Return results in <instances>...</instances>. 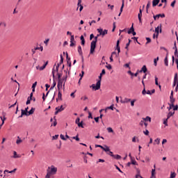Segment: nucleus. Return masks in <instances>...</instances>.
I'll use <instances>...</instances> for the list:
<instances>
[{"instance_id":"nucleus-42","label":"nucleus","mask_w":178,"mask_h":178,"mask_svg":"<svg viewBox=\"0 0 178 178\" xmlns=\"http://www.w3.org/2000/svg\"><path fill=\"white\" fill-rule=\"evenodd\" d=\"M108 133H113V129L111 127L107 128Z\"/></svg>"},{"instance_id":"nucleus-35","label":"nucleus","mask_w":178,"mask_h":178,"mask_svg":"<svg viewBox=\"0 0 178 178\" xmlns=\"http://www.w3.org/2000/svg\"><path fill=\"white\" fill-rule=\"evenodd\" d=\"M143 134L145 136H149V131H148V129H145V131H143Z\"/></svg>"},{"instance_id":"nucleus-54","label":"nucleus","mask_w":178,"mask_h":178,"mask_svg":"<svg viewBox=\"0 0 178 178\" xmlns=\"http://www.w3.org/2000/svg\"><path fill=\"white\" fill-rule=\"evenodd\" d=\"M60 137L61 140H63L64 141H66V138H65V136H63V134H60Z\"/></svg>"},{"instance_id":"nucleus-60","label":"nucleus","mask_w":178,"mask_h":178,"mask_svg":"<svg viewBox=\"0 0 178 178\" xmlns=\"http://www.w3.org/2000/svg\"><path fill=\"white\" fill-rule=\"evenodd\" d=\"M74 45H76V42H70V47H74Z\"/></svg>"},{"instance_id":"nucleus-7","label":"nucleus","mask_w":178,"mask_h":178,"mask_svg":"<svg viewBox=\"0 0 178 178\" xmlns=\"http://www.w3.org/2000/svg\"><path fill=\"white\" fill-rule=\"evenodd\" d=\"M97 31L99 33V35H102L104 37V35H106V34H108V30L106 29H97Z\"/></svg>"},{"instance_id":"nucleus-56","label":"nucleus","mask_w":178,"mask_h":178,"mask_svg":"<svg viewBox=\"0 0 178 178\" xmlns=\"http://www.w3.org/2000/svg\"><path fill=\"white\" fill-rule=\"evenodd\" d=\"M146 40H147L146 44H149V42H151V38H146Z\"/></svg>"},{"instance_id":"nucleus-44","label":"nucleus","mask_w":178,"mask_h":178,"mask_svg":"<svg viewBox=\"0 0 178 178\" xmlns=\"http://www.w3.org/2000/svg\"><path fill=\"white\" fill-rule=\"evenodd\" d=\"M60 65H62V63H63V56H62V54H60Z\"/></svg>"},{"instance_id":"nucleus-31","label":"nucleus","mask_w":178,"mask_h":178,"mask_svg":"<svg viewBox=\"0 0 178 178\" xmlns=\"http://www.w3.org/2000/svg\"><path fill=\"white\" fill-rule=\"evenodd\" d=\"M48 94H49V91H48V92H47L46 95H45V93H43V94H42V99H43V101H45V97H48Z\"/></svg>"},{"instance_id":"nucleus-18","label":"nucleus","mask_w":178,"mask_h":178,"mask_svg":"<svg viewBox=\"0 0 178 178\" xmlns=\"http://www.w3.org/2000/svg\"><path fill=\"white\" fill-rule=\"evenodd\" d=\"M104 147H103L102 149L105 152H109L111 150V149H109V147H108L107 145H104Z\"/></svg>"},{"instance_id":"nucleus-14","label":"nucleus","mask_w":178,"mask_h":178,"mask_svg":"<svg viewBox=\"0 0 178 178\" xmlns=\"http://www.w3.org/2000/svg\"><path fill=\"white\" fill-rule=\"evenodd\" d=\"M138 20H139L140 23H141V17H143V10H141V8H140V10H139V13L138 15Z\"/></svg>"},{"instance_id":"nucleus-53","label":"nucleus","mask_w":178,"mask_h":178,"mask_svg":"<svg viewBox=\"0 0 178 178\" xmlns=\"http://www.w3.org/2000/svg\"><path fill=\"white\" fill-rule=\"evenodd\" d=\"M132 40H134V41L137 42V43L140 44V42H138V38H137V37H133V38H132Z\"/></svg>"},{"instance_id":"nucleus-33","label":"nucleus","mask_w":178,"mask_h":178,"mask_svg":"<svg viewBox=\"0 0 178 178\" xmlns=\"http://www.w3.org/2000/svg\"><path fill=\"white\" fill-rule=\"evenodd\" d=\"M131 165H138V163H137V161H136V160H134L133 159H131Z\"/></svg>"},{"instance_id":"nucleus-29","label":"nucleus","mask_w":178,"mask_h":178,"mask_svg":"<svg viewBox=\"0 0 178 178\" xmlns=\"http://www.w3.org/2000/svg\"><path fill=\"white\" fill-rule=\"evenodd\" d=\"M155 168L156 165H154V169L152 170V177H154L155 176Z\"/></svg>"},{"instance_id":"nucleus-2","label":"nucleus","mask_w":178,"mask_h":178,"mask_svg":"<svg viewBox=\"0 0 178 178\" xmlns=\"http://www.w3.org/2000/svg\"><path fill=\"white\" fill-rule=\"evenodd\" d=\"M100 35H101L97 34V36L95 37V40H92L90 43V55L95 52V48H97V42H98V37H99Z\"/></svg>"},{"instance_id":"nucleus-45","label":"nucleus","mask_w":178,"mask_h":178,"mask_svg":"<svg viewBox=\"0 0 178 178\" xmlns=\"http://www.w3.org/2000/svg\"><path fill=\"white\" fill-rule=\"evenodd\" d=\"M175 5H176V0H174V1L171 3L170 6H171L172 8H175Z\"/></svg>"},{"instance_id":"nucleus-28","label":"nucleus","mask_w":178,"mask_h":178,"mask_svg":"<svg viewBox=\"0 0 178 178\" xmlns=\"http://www.w3.org/2000/svg\"><path fill=\"white\" fill-rule=\"evenodd\" d=\"M123 8H124V0L122 1V4L120 10V13H122V12H123Z\"/></svg>"},{"instance_id":"nucleus-36","label":"nucleus","mask_w":178,"mask_h":178,"mask_svg":"<svg viewBox=\"0 0 178 178\" xmlns=\"http://www.w3.org/2000/svg\"><path fill=\"white\" fill-rule=\"evenodd\" d=\"M66 59H67V63H69L70 62V58L69 57V54L67 52H66Z\"/></svg>"},{"instance_id":"nucleus-40","label":"nucleus","mask_w":178,"mask_h":178,"mask_svg":"<svg viewBox=\"0 0 178 178\" xmlns=\"http://www.w3.org/2000/svg\"><path fill=\"white\" fill-rule=\"evenodd\" d=\"M107 155H110V156H112V158H113V156L115 154H113V152H111V150H109V152H107Z\"/></svg>"},{"instance_id":"nucleus-34","label":"nucleus","mask_w":178,"mask_h":178,"mask_svg":"<svg viewBox=\"0 0 178 178\" xmlns=\"http://www.w3.org/2000/svg\"><path fill=\"white\" fill-rule=\"evenodd\" d=\"M70 42H76V40H74V35H71Z\"/></svg>"},{"instance_id":"nucleus-27","label":"nucleus","mask_w":178,"mask_h":178,"mask_svg":"<svg viewBox=\"0 0 178 178\" xmlns=\"http://www.w3.org/2000/svg\"><path fill=\"white\" fill-rule=\"evenodd\" d=\"M158 60H159V57H157L156 58H154V66H157V65H158V63H157Z\"/></svg>"},{"instance_id":"nucleus-12","label":"nucleus","mask_w":178,"mask_h":178,"mask_svg":"<svg viewBox=\"0 0 178 178\" xmlns=\"http://www.w3.org/2000/svg\"><path fill=\"white\" fill-rule=\"evenodd\" d=\"M131 99L129 98H124V99H121L120 102L121 104H129V102H131Z\"/></svg>"},{"instance_id":"nucleus-30","label":"nucleus","mask_w":178,"mask_h":178,"mask_svg":"<svg viewBox=\"0 0 178 178\" xmlns=\"http://www.w3.org/2000/svg\"><path fill=\"white\" fill-rule=\"evenodd\" d=\"M72 139L76 140V141H80V138H79V134H77L76 136H73Z\"/></svg>"},{"instance_id":"nucleus-1","label":"nucleus","mask_w":178,"mask_h":178,"mask_svg":"<svg viewBox=\"0 0 178 178\" xmlns=\"http://www.w3.org/2000/svg\"><path fill=\"white\" fill-rule=\"evenodd\" d=\"M47 172V173L45 178H51V176L54 175L58 172V168L54 165H51V167H48Z\"/></svg>"},{"instance_id":"nucleus-62","label":"nucleus","mask_w":178,"mask_h":178,"mask_svg":"<svg viewBox=\"0 0 178 178\" xmlns=\"http://www.w3.org/2000/svg\"><path fill=\"white\" fill-rule=\"evenodd\" d=\"M175 56H176V58H178V51H177V49H176V50L175 51Z\"/></svg>"},{"instance_id":"nucleus-26","label":"nucleus","mask_w":178,"mask_h":178,"mask_svg":"<svg viewBox=\"0 0 178 178\" xmlns=\"http://www.w3.org/2000/svg\"><path fill=\"white\" fill-rule=\"evenodd\" d=\"M47 65H48V61H47L42 67H40V70H44V69L47 67Z\"/></svg>"},{"instance_id":"nucleus-48","label":"nucleus","mask_w":178,"mask_h":178,"mask_svg":"<svg viewBox=\"0 0 178 178\" xmlns=\"http://www.w3.org/2000/svg\"><path fill=\"white\" fill-rule=\"evenodd\" d=\"M113 55H116V58L119 56V54H117L116 51H113L111 53V56H113Z\"/></svg>"},{"instance_id":"nucleus-50","label":"nucleus","mask_w":178,"mask_h":178,"mask_svg":"<svg viewBox=\"0 0 178 178\" xmlns=\"http://www.w3.org/2000/svg\"><path fill=\"white\" fill-rule=\"evenodd\" d=\"M115 49H117L119 56V54H120V46L116 47Z\"/></svg>"},{"instance_id":"nucleus-9","label":"nucleus","mask_w":178,"mask_h":178,"mask_svg":"<svg viewBox=\"0 0 178 178\" xmlns=\"http://www.w3.org/2000/svg\"><path fill=\"white\" fill-rule=\"evenodd\" d=\"M62 87H63V81L62 79H59L57 84V88L58 91H60V88H62Z\"/></svg>"},{"instance_id":"nucleus-39","label":"nucleus","mask_w":178,"mask_h":178,"mask_svg":"<svg viewBox=\"0 0 178 178\" xmlns=\"http://www.w3.org/2000/svg\"><path fill=\"white\" fill-rule=\"evenodd\" d=\"M56 117H54V122H53V126H56L57 124H58V122H56ZM51 126H52V124H51Z\"/></svg>"},{"instance_id":"nucleus-10","label":"nucleus","mask_w":178,"mask_h":178,"mask_svg":"<svg viewBox=\"0 0 178 178\" xmlns=\"http://www.w3.org/2000/svg\"><path fill=\"white\" fill-rule=\"evenodd\" d=\"M78 53L79 54L80 56H81L82 61L84 60V57L83 56V50L81 49V46L78 47Z\"/></svg>"},{"instance_id":"nucleus-49","label":"nucleus","mask_w":178,"mask_h":178,"mask_svg":"<svg viewBox=\"0 0 178 178\" xmlns=\"http://www.w3.org/2000/svg\"><path fill=\"white\" fill-rule=\"evenodd\" d=\"M145 123V120H141L139 124H140V126L143 127V126H144Z\"/></svg>"},{"instance_id":"nucleus-15","label":"nucleus","mask_w":178,"mask_h":178,"mask_svg":"<svg viewBox=\"0 0 178 178\" xmlns=\"http://www.w3.org/2000/svg\"><path fill=\"white\" fill-rule=\"evenodd\" d=\"M159 2H161V0H153L152 1L153 8H155V6H156V5H158L159 3Z\"/></svg>"},{"instance_id":"nucleus-64","label":"nucleus","mask_w":178,"mask_h":178,"mask_svg":"<svg viewBox=\"0 0 178 178\" xmlns=\"http://www.w3.org/2000/svg\"><path fill=\"white\" fill-rule=\"evenodd\" d=\"M136 178H144V177H141V175H140V174H137L136 175Z\"/></svg>"},{"instance_id":"nucleus-61","label":"nucleus","mask_w":178,"mask_h":178,"mask_svg":"<svg viewBox=\"0 0 178 178\" xmlns=\"http://www.w3.org/2000/svg\"><path fill=\"white\" fill-rule=\"evenodd\" d=\"M37 87V81H35L34 83L32 85V88H35Z\"/></svg>"},{"instance_id":"nucleus-17","label":"nucleus","mask_w":178,"mask_h":178,"mask_svg":"<svg viewBox=\"0 0 178 178\" xmlns=\"http://www.w3.org/2000/svg\"><path fill=\"white\" fill-rule=\"evenodd\" d=\"M21 143H23V140H22V138H20V136H17L16 144L19 145V144H21Z\"/></svg>"},{"instance_id":"nucleus-43","label":"nucleus","mask_w":178,"mask_h":178,"mask_svg":"<svg viewBox=\"0 0 178 178\" xmlns=\"http://www.w3.org/2000/svg\"><path fill=\"white\" fill-rule=\"evenodd\" d=\"M106 109H111V111H113L114 109H116L115 107H113V104L111 106L106 107Z\"/></svg>"},{"instance_id":"nucleus-23","label":"nucleus","mask_w":178,"mask_h":178,"mask_svg":"<svg viewBox=\"0 0 178 178\" xmlns=\"http://www.w3.org/2000/svg\"><path fill=\"white\" fill-rule=\"evenodd\" d=\"M142 119L145 122H151V117H149V116H147L145 118H143Z\"/></svg>"},{"instance_id":"nucleus-52","label":"nucleus","mask_w":178,"mask_h":178,"mask_svg":"<svg viewBox=\"0 0 178 178\" xmlns=\"http://www.w3.org/2000/svg\"><path fill=\"white\" fill-rule=\"evenodd\" d=\"M149 6H151V1H148L146 6V9H149Z\"/></svg>"},{"instance_id":"nucleus-51","label":"nucleus","mask_w":178,"mask_h":178,"mask_svg":"<svg viewBox=\"0 0 178 178\" xmlns=\"http://www.w3.org/2000/svg\"><path fill=\"white\" fill-rule=\"evenodd\" d=\"M64 72L65 74H68V75L70 74V70H69L68 69H67V70H65Z\"/></svg>"},{"instance_id":"nucleus-46","label":"nucleus","mask_w":178,"mask_h":178,"mask_svg":"<svg viewBox=\"0 0 178 178\" xmlns=\"http://www.w3.org/2000/svg\"><path fill=\"white\" fill-rule=\"evenodd\" d=\"M175 177H176V172H171L170 178H175Z\"/></svg>"},{"instance_id":"nucleus-24","label":"nucleus","mask_w":178,"mask_h":178,"mask_svg":"<svg viewBox=\"0 0 178 178\" xmlns=\"http://www.w3.org/2000/svg\"><path fill=\"white\" fill-rule=\"evenodd\" d=\"M134 31V27L133 26V24H132L131 27L129 29L127 33L128 34H131Z\"/></svg>"},{"instance_id":"nucleus-25","label":"nucleus","mask_w":178,"mask_h":178,"mask_svg":"<svg viewBox=\"0 0 178 178\" xmlns=\"http://www.w3.org/2000/svg\"><path fill=\"white\" fill-rule=\"evenodd\" d=\"M34 111H35V108H31V109L29 111H28V116H29V115H33V113H34Z\"/></svg>"},{"instance_id":"nucleus-4","label":"nucleus","mask_w":178,"mask_h":178,"mask_svg":"<svg viewBox=\"0 0 178 178\" xmlns=\"http://www.w3.org/2000/svg\"><path fill=\"white\" fill-rule=\"evenodd\" d=\"M173 87H175V91L177 92L178 90V77H177V73L175 74L174 76V82H173Z\"/></svg>"},{"instance_id":"nucleus-55","label":"nucleus","mask_w":178,"mask_h":178,"mask_svg":"<svg viewBox=\"0 0 178 178\" xmlns=\"http://www.w3.org/2000/svg\"><path fill=\"white\" fill-rule=\"evenodd\" d=\"M59 137V135H55L52 137V140H58V138Z\"/></svg>"},{"instance_id":"nucleus-8","label":"nucleus","mask_w":178,"mask_h":178,"mask_svg":"<svg viewBox=\"0 0 178 178\" xmlns=\"http://www.w3.org/2000/svg\"><path fill=\"white\" fill-rule=\"evenodd\" d=\"M76 124L78 125V127H81V129H84V125L83 124V121L80 122V118H77L75 120Z\"/></svg>"},{"instance_id":"nucleus-57","label":"nucleus","mask_w":178,"mask_h":178,"mask_svg":"<svg viewBox=\"0 0 178 178\" xmlns=\"http://www.w3.org/2000/svg\"><path fill=\"white\" fill-rule=\"evenodd\" d=\"M169 119H165V120H164V121H163V124H165V126H168V120Z\"/></svg>"},{"instance_id":"nucleus-6","label":"nucleus","mask_w":178,"mask_h":178,"mask_svg":"<svg viewBox=\"0 0 178 178\" xmlns=\"http://www.w3.org/2000/svg\"><path fill=\"white\" fill-rule=\"evenodd\" d=\"M155 33H156V38H158L159 33H162V24H160L156 28H155Z\"/></svg>"},{"instance_id":"nucleus-58","label":"nucleus","mask_w":178,"mask_h":178,"mask_svg":"<svg viewBox=\"0 0 178 178\" xmlns=\"http://www.w3.org/2000/svg\"><path fill=\"white\" fill-rule=\"evenodd\" d=\"M134 102H136V99H133L131 101V106H134Z\"/></svg>"},{"instance_id":"nucleus-32","label":"nucleus","mask_w":178,"mask_h":178,"mask_svg":"<svg viewBox=\"0 0 178 178\" xmlns=\"http://www.w3.org/2000/svg\"><path fill=\"white\" fill-rule=\"evenodd\" d=\"M56 86V82H55V81L53 82V85L51 86L50 88V90H54V88H55V87Z\"/></svg>"},{"instance_id":"nucleus-63","label":"nucleus","mask_w":178,"mask_h":178,"mask_svg":"<svg viewBox=\"0 0 178 178\" xmlns=\"http://www.w3.org/2000/svg\"><path fill=\"white\" fill-rule=\"evenodd\" d=\"M172 108H173V111H177V109H178V106H177V105L174 106H172Z\"/></svg>"},{"instance_id":"nucleus-16","label":"nucleus","mask_w":178,"mask_h":178,"mask_svg":"<svg viewBox=\"0 0 178 178\" xmlns=\"http://www.w3.org/2000/svg\"><path fill=\"white\" fill-rule=\"evenodd\" d=\"M58 99H60V101H62V92H60V90L58 91V98H56L57 102H58Z\"/></svg>"},{"instance_id":"nucleus-59","label":"nucleus","mask_w":178,"mask_h":178,"mask_svg":"<svg viewBox=\"0 0 178 178\" xmlns=\"http://www.w3.org/2000/svg\"><path fill=\"white\" fill-rule=\"evenodd\" d=\"M155 84L156 86H159V83H158V77L155 76Z\"/></svg>"},{"instance_id":"nucleus-19","label":"nucleus","mask_w":178,"mask_h":178,"mask_svg":"<svg viewBox=\"0 0 178 178\" xmlns=\"http://www.w3.org/2000/svg\"><path fill=\"white\" fill-rule=\"evenodd\" d=\"M175 115V112H169L167 115V119H170Z\"/></svg>"},{"instance_id":"nucleus-13","label":"nucleus","mask_w":178,"mask_h":178,"mask_svg":"<svg viewBox=\"0 0 178 178\" xmlns=\"http://www.w3.org/2000/svg\"><path fill=\"white\" fill-rule=\"evenodd\" d=\"M154 20H156V19H159L160 17H165V14H159V15H154Z\"/></svg>"},{"instance_id":"nucleus-41","label":"nucleus","mask_w":178,"mask_h":178,"mask_svg":"<svg viewBox=\"0 0 178 178\" xmlns=\"http://www.w3.org/2000/svg\"><path fill=\"white\" fill-rule=\"evenodd\" d=\"M38 49H40L41 51H44V47H42V46H41L40 47H35V51H37Z\"/></svg>"},{"instance_id":"nucleus-20","label":"nucleus","mask_w":178,"mask_h":178,"mask_svg":"<svg viewBox=\"0 0 178 178\" xmlns=\"http://www.w3.org/2000/svg\"><path fill=\"white\" fill-rule=\"evenodd\" d=\"M56 111H60V112H62V111H65V108H63V106L61 105L60 107H56Z\"/></svg>"},{"instance_id":"nucleus-22","label":"nucleus","mask_w":178,"mask_h":178,"mask_svg":"<svg viewBox=\"0 0 178 178\" xmlns=\"http://www.w3.org/2000/svg\"><path fill=\"white\" fill-rule=\"evenodd\" d=\"M113 158H114V159H118V160H119V159H122V156H120V155H119V154H114L113 156Z\"/></svg>"},{"instance_id":"nucleus-38","label":"nucleus","mask_w":178,"mask_h":178,"mask_svg":"<svg viewBox=\"0 0 178 178\" xmlns=\"http://www.w3.org/2000/svg\"><path fill=\"white\" fill-rule=\"evenodd\" d=\"M175 98L170 99V102L171 104V106H173V105H175Z\"/></svg>"},{"instance_id":"nucleus-47","label":"nucleus","mask_w":178,"mask_h":178,"mask_svg":"<svg viewBox=\"0 0 178 178\" xmlns=\"http://www.w3.org/2000/svg\"><path fill=\"white\" fill-rule=\"evenodd\" d=\"M13 154H14L13 158H20V156H19L17 155V152H14Z\"/></svg>"},{"instance_id":"nucleus-11","label":"nucleus","mask_w":178,"mask_h":178,"mask_svg":"<svg viewBox=\"0 0 178 178\" xmlns=\"http://www.w3.org/2000/svg\"><path fill=\"white\" fill-rule=\"evenodd\" d=\"M21 112L22 115H25V116H29V107H26L24 110L22 109Z\"/></svg>"},{"instance_id":"nucleus-21","label":"nucleus","mask_w":178,"mask_h":178,"mask_svg":"<svg viewBox=\"0 0 178 178\" xmlns=\"http://www.w3.org/2000/svg\"><path fill=\"white\" fill-rule=\"evenodd\" d=\"M164 63L166 66H169V61L168 60V54L164 59Z\"/></svg>"},{"instance_id":"nucleus-37","label":"nucleus","mask_w":178,"mask_h":178,"mask_svg":"<svg viewBox=\"0 0 178 178\" xmlns=\"http://www.w3.org/2000/svg\"><path fill=\"white\" fill-rule=\"evenodd\" d=\"M0 119H1V120L2 121V124H5V120H6V117H3V118H2V117H0Z\"/></svg>"},{"instance_id":"nucleus-5","label":"nucleus","mask_w":178,"mask_h":178,"mask_svg":"<svg viewBox=\"0 0 178 178\" xmlns=\"http://www.w3.org/2000/svg\"><path fill=\"white\" fill-rule=\"evenodd\" d=\"M147 71L148 70L147 69V66L143 65L140 70H138L136 73L134 74V76H135V77H137V76H138V73H147Z\"/></svg>"},{"instance_id":"nucleus-3","label":"nucleus","mask_w":178,"mask_h":178,"mask_svg":"<svg viewBox=\"0 0 178 178\" xmlns=\"http://www.w3.org/2000/svg\"><path fill=\"white\" fill-rule=\"evenodd\" d=\"M102 80V75L100 74L99 76V81L97 82L96 86L95 84H92L90 87L97 91L101 88V81Z\"/></svg>"}]
</instances>
